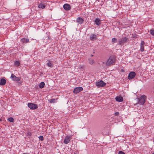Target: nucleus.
Listing matches in <instances>:
<instances>
[{
  "mask_svg": "<svg viewBox=\"0 0 154 154\" xmlns=\"http://www.w3.org/2000/svg\"><path fill=\"white\" fill-rule=\"evenodd\" d=\"M94 22L98 26L99 25L101 24L100 20L98 18H97L95 19Z\"/></svg>",
  "mask_w": 154,
  "mask_h": 154,
  "instance_id": "obj_13",
  "label": "nucleus"
},
{
  "mask_svg": "<svg viewBox=\"0 0 154 154\" xmlns=\"http://www.w3.org/2000/svg\"><path fill=\"white\" fill-rule=\"evenodd\" d=\"M115 116H118L119 115V113L118 112H115Z\"/></svg>",
  "mask_w": 154,
  "mask_h": 154,
  "instance_id": "obj_29",
  "label": "nucleus"
},
{
  "mask_svg": "<svg viewBox=\"0 0 154 154\" xmlns=\"http://www.w3.org/2000/svg\"><path fill=\"white\" fill-rule=\"evenodd\" d=\"M145 45V42L143 41H141L140 43V50L141 52H143L144 50V45Z\"/></svg>",
  "mask_w": 154,
  "mask_h": 154,
  "instance_id": "obj_11",
  "label": "nucleus"
},
{
  "mask_svg": "<svg viewBox=\"0 0 154 154\" xmlns=\"http://www.w3.org/2000/svg\"><path fill=\"white\" fill-rule=\"evenodd\" d=\"M116 101L119 102H121L123 101V98L121 96H117L116 97Z\"/></svg>",
  "mask_w": 154,
  "mask_h": 154,
  "instance_id": "obj_14",
  "label": "nucleus"
},
{
  "mask_svg": "<svg viewBox=\"0 0 154 154\" xmlns=\"http://www.w3.org/2000/svg\"><path fill=\"white\" fill-rule=\"evenodd\" d=\"M6 83V80L4 79H2L0 82V85H4Z\"/></svg>",
  "mask_w": 154,
  "mask_h": 154,
  "instance_id": "obj_17",
  "label": "nucleus"
},
{
  "mask_svg": "<svg viewBox=\"0 0 154 154\" xmlns=\"http://www.w3.org/2000/svg\"><path fill=\"white\" fill-rule=\"evenodd\" d=\"M88 60L89 63L91 65H93L94 62V60L91 58H89Z\"/></svg>",
  "mask_w": 154,
  "mask_h": 154,
  "instance_id": "obj_21",
  "label": "nucleus"
},
{
  "mask_svg": "<svg viewBox=\"0 0 154 154\" xmlns=\"http://www.w3.org/2000/svg\"><path fill=\"white\" fill-rule=\"evenodd\" d=\"M63 8L64 9L67 11L70 10L71 8L70 5L67 4H64L63 6Z\"/></svg>",
  "mask_w": 154,
  "mask_h": 154,
  "instance_id": "obj_10",
  "label": "nucleus"
},
{
  "mask_svg": "<svg viewBox=\"0 0 154 154\" xmlns=\"http://www.w3.org/2000/svg\"><path fill=\"white\" fill-rule=\"evenodd\" d=\"M118 154H125L124 152H123L122 151H119V152Z\"/></svg>",
  "mask_w": 154,
  "mask_h": 154,
  "instance_id": "obj_28",
  "label": "nucleus"
},
{
  "mask_svg": "<svg viewBox=\"0 0 154 154\" xmlns=\"http://www.w3.org/2000/svg\"><path fill=\"white\" fill-rule=\"evenodd\" d=\"M8 121H9L10 122H14V119L12 118V117H10L8 119Z\"/></svg>",
  "mask_w": 154,
  "mask_h": 154,
  "instance_id": "obj_24",
  "label": "nucleus"
},
{
  "mask_svg": "<svg viewBox=\"0 0 154 154\" xmlns=\"http://www.w3.org/2000/svg\"><path fill=\"white\" fill-rule=\"evenodd\" d=\"M152 154H154V153H152Z\"/></svg>",
  "mask_w": 154,
  "mask_h": 154,
  "instance_id": "obj_33",
  "label": "nucleus"
},
{
  "mask_svg": "<svg viewBox=\"0 0 154 154\" xmlns=\"http://www.w3.org/2000/svg\"><path fill=\"white\" fill-rule=\"evenodd\" d=\"M135 77V72H131L128 75V78L129 79H131Z\"/></svg>",
  "mask_w": 154,
  "mask_h": 154,
  "instance_id": "obj_9",
  "label": "nucleus"
},
{
  "mask_svg": "<svg viewBox=\"0 0 154 154\" xmlns=\"http://www.w3.org/2000/svg\"><path fill=\"white\" fill-rule=\"evenodd\" d=\"M15 65L16 66H19L20 65V63L19 61H16L15 62Z\"/></svg>",
  "mask_w": 154,
  "mask_h": 154,
  "instance_id": "obj_25",
  "label": "nucleus"
},
{
  "mask_svg": "<svg viewBox=\"0 0 154 154\" xmlns=\"http://www.w3.org/2000/svg\"><path fill=\"white\" fill-rule=\"evenodd\" d=\"M72 139L71 136L67 135L66 136L64 140V143L65 144H67L69 143L71 140Z\"/></svg>",
  "mask_w": 154,
  "mask_h": 154,
  "instance_id": "obj_4",
  "label": "nucleus"
},
{
  "mask_svg": "<svg viewBox=\"0 0 154 154\" xmlns=\"http://www.w3.org/2000/svg\"><path fill=\"white\" fill-rule=\"evenodd\" d=\"M57 99H54L53 98V99H51L50 100H49V102H50V103H54L56 102V100H57Z\"/></svg>",
  "mask_w": 154,
  "mask_h": 154,
  "instance_id": "obj_22",
  "label": "nucleus"
},
{
  "mask_svg": "<svg viewBox=\"0 0 154 154\" xmlns=\"http://www.w3.org/2000/svg\"><path fill=\"white\" fill-rule=\"evenodd\" d=\"M121 71L122 72H124V69H122L121 70Z\"/></svg>",
  "mask_w": 154,
  "mask_h": 154,
  "instance_id": "obj_30",
  "label": "nucleus"
},
{
  "mask_svg": "<svg viewBox=\"0 0 154 154\" xmlns=\"http://www.w3.org/2000/svg\"><path fill=\"white\" fill-rule=\"evenodd\" d=\"M38 7L39 8H41L42 9L44 8L45 7V5L42 3H40L38 6Z\"/></svg>",
  "mask_w": 154,
  "mask_h": 154,
  "instance_id": "obj_19",
  "label": "nucleus"
},
{
  "mask_svg": "<svg viewBox=\"0 0 154 154\" xmlns=\"http://www.w3.org/2000/svg\"><path fill=\"white\" fill-rule=\"evenodd\" d=\"M47 65L48 67H51L53 66V64L51 61L50 60H48Z\"/></svg>",
  "mask_w": 154,
  "mask_h": 154,
  "instance_id": "obj_16",
  "label": "nucleus"
},
{
  "mask_svg": "<svg viewBox=\"0 0 154 154\" xmlns=\"http://www.w3.org/2000/svg\"><path fill=\"white\" fill-rule=\"evenodd\" d=\"M45 85V83L44 82H42L39 85V86L40 88H42L44 87Z\"/></svg>",
  "mask_w": 154,
  "mask_h": 154,
  "instance_id": "obj_20",
  "label": "nucleus"
},
{
  "mask_svg": "<svg viewBox=\"0 0 154 154\" xmlns=\"http://www.w3.org/2000/svg\"><path fill=\"white\" fill-rule=\"evenodd\" d=\"M90 38L91 40H96L97 39L96 35L94 34L91 35H90Z\"/></svg>",
  "mask_w": 154,
  "mask_h": 154,
  "instance_id": "obj_15",
  "label": "nucleus"
},
{
  "mask_svg": "<svg viewBox=\"0 0 154 154\" xmlns=\"http://www.w3.org/2000/svg\"><path fill=\"white\" fill-rule=\"evenodd\" d=\"M83 88L81 87H77L75 88L73 90V92L75 94H77L79 92L82 91Z\"/></svg>",
  "mask_w": 154,
  "mask_h": 154,
  "instance_id": "obj_7",
  "label": "nucleus"
},
{
  "mask_svg": "<svg viewBox=\"0 0 154 154\" xmlns=\"http://www.w3.org/2000/svg\"><path fill=\"white\" fill-rule=\"evenodd\" d=\"M91 57H93V55H91Z\"/></svg>",
  "mask_w": 154,
  "mask_h": 154,
  "instance_id": "obj_31",
  "label": "nucleus"
},
{
  "mask_svg": "<svg viewBox=\"0 0 154 154\" xmlns=\"http://www.w3.org/2000/svg\"><path fill=\"white\" fill-rule=\"evenodd\" d=\"M76 21L79 24H81L83 22L84 20L82 18L79 17L77 18Z\"/></svg>",
  "mask_w": 154,
  "mask_h": 154,
  "instance_id": "obj_12",
  "label": "nucleus"
},
{
  "mask_svg": "<svg viewBox=\"0 0 154 154\" xmlns=\"http://www.w3.org/2000/svg\"><path fill=\"white\" fill-rule=\"evenodd\" d=\"M150 33L151 35H154V30L151 29L150 30Z\"/></svg>",
  "mask_w": 154,
  "mask_h": 154,
  "instance_id": "obj_26",
  "label": "nucleus"
},
{
  "mask_svg": "<svg viewBox=\"0 0 154 154\" xmlns=\"http://www.w3.org/2000/svg\"><path fill=\"white\" fill-rule=\"evenodd\" d=\"M21 41L23 43H27L29 42V39L28 38H23L21 39Z\"/></svg>",
  "mask_w": 154,
  "mask_h": 154,
  "instance_id": "obj_18",
  "label": "nucleus"
},
{
  "mask_svg": "<svg viewBox=\"0 0 154 154\" xmlns=\"http://www.w3.org/2000/svg\"><path fill=\"white\" fill-rule=\"evenodd\" d=\"M128 38L126 37L122 38L119 40V44L120 45H123L124 43L126 42L127 41Z\"/></svg>",
  "mask_w": 154,
  "mask_h": 154,
  "instance_id": "obj_6",
  "label": "nucleus"
},
{
  "mask_svg": "<svg viewBox=\"0 0 154 154\" xmlns=\"http://www.w3.org/2000/svg\"><path fill=\"white\" fill-rule=\"evenodd\" d=\"M28 107L31 109H34L38 108L37 105L32 103H29L28 104Z\"/></svg>",
  "mask_w": 154,
  "mask_h": 154,
  "instance_id": "obj_5",
  "label": "nucleus"
},
{
  "mask_svg": "<svg viewBox=\"0 0 154 154\" xmlns=\"http://www.w3.org/2000/svg\"><path fill=\"white\" fill-rule=\"evenodd\" d=\"M117 40L115 38H113L112 39V44H113V43L117 42Z\"/></svg>",
  "mask_w": 154,
  "mask_h": 154,
  "instance_id": "obj_23",
  "label": "nucleus"
},
{
  "mask_svg": "<svg viewBox=\"0 0 154 154\" xmlns=\"http://www.w3.org/2000/svg\"><path fill=\"white\" fill-rule=\"evenodd\" d=\"M103 63L104 64V63H105L104 62H103Z\"/></svg>",
  "mask_w": 154,
  "mask_h": 154,
  "instance_id": "obj_32",
  "label": "nucleus"
},
{
  "mask_svg": "<svg viewBox=\"0 0 154 154\" xmlns=\"http://www.w3.org/2000/svg\"><path fill=\"white\" fill-rule=\"evenodd\" d=\"M137 99L138 103L135 104V106L140 108L139 105L141 106L144 104L146 100V96L144 95H143L137 97Z\"/></svg>",
  "mask_w": 154,
  "mask_h": 154,
  "instance_id": "obj_1",
  "label": "nucleus"
},
{
  "mask_svg": "<svg viewBox=\"0 0 154 154\" xmlns=\"http://www.w3.org/2000/svg\"><path fill=\"white\" fill-rule=\"evenodd\" d=\"M115 57L113 56H111L107 60L106 64L108 66L111 65L115 63Z\"/></svg>",
  "mask_w": 154,
  "mask_h": 154,
  "instance_id": "obj_2",
  "label": "nucleus"
},
{
  "mask_svg": "<svg viewBox=\"0 0 154 154\" xmlns=\"http://www.w3.org/2000/svg\"><path fill=\"white\" fill-rule=\"evenodd\" d=\"M11 78L14 81L19 82L20 79V78L16 76L14 74H12Z\"/></svg>",
  "mask_w": 154,
  "mask_h": 154,
  "instance_id": "obj_8",
  "label": "nucleus"
},
{
  "mask_svg": "<svg viewBox=\"0 0 154 154\" xmlns=\"http://www.w3.org/2000/svg\"><path fill=\"white\" fill-rule=\"evenodd\" d=\"M38 137L39 139L41 141L43 140L44 139V138L43 136H40Z\"/></svg>",
  "mask_w": 154,
  "mask_h": 154,
  "instance_id": "obj_27",
  "label": "nucleus"
},
{
  "mask_svg": "<svg viewBox=\"0 0 154 154\" xmlns=\"http://www.w3.org/2000/svg\"><path fill=\"white\" fill-rule=\"evenodd\" d=\"M106 83L102 80L96 82V85L98 87H102L106 85Z\"/></svg>",
  "mask_w": 154,
  "mask_h": 154,
  "instance_id": "obj_3",
  "label": "nucleus"
}]
</instances>
